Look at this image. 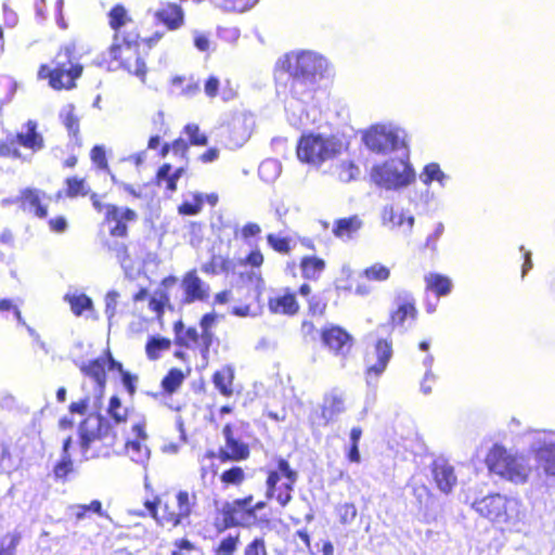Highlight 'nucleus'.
<instances>
[{
  "mask_svg": "<svg viewBox=\"0 0 555 555\" xmlns=\"http://www.w3.org/2000/svg\"><path fill=\"white\" fill-rule=\"evenodd\" d=\"M258 0H222L220 4L228 11L244 12L257 3Z\"/></svg>",
  "mask_w": 555,
  "mask_h": 555,
  "instance_id": "nucleus-53",
  "label": "nucleus"
},
{
  "mask_svg": "<svg viewBox=\"0 0 555 555\" xmlns=\"http://www.w3.org/2000/svg\"><path fill=\"white\" fill-rule=\"evenodd\" d=\"M363 222L358 216L337 219L334 222L333 234L343 241L351 240L362 228Z\"/></svg>",
  "mask_w": 555,
  "mask_h": 555,
  "instance_id": "nucleus-21",
  "label": "nucleus"
},
{
  "mask_svg": "<svg viewBox=\"0 0 555 555\" xmlns=\"http://www.w3.org/2000/svg\"><path fill=\"white\" fill-rule=\"evenodd\" d=\"M402 134V131L391 125H375L364 133L363 141L372 152L397 154L398 150L408 149Z\"/></svg>",
  "mask_w": 555,
  "mask_h": 555,
  "instance_id": "nucleus-6",
  "label": "nucleus"
},
{
  "mask_svg": "<svg viewBox=\"0 0 555 555\" xmlns=\"http://www.w3.org/2000/svg\"><path fill=\"white\" fill-rule=\"evenodd\" d=\"M218 315L216 313H206L202 317L199 327L202 331V356L204 359L207 358L209 349L212 345L215 334L212 328L217 324Z\"/></svg>",
  "mask_w": 555,
  "mask_h": 555,
  "instance_id": "nucleus-24",
  "label": "nucleus"
},
{
  "mask_svg": "<svg viewBox=\"0 0 555 555\" xmlns=\"http://www.w3.org/2000/svg\"><path fill=\"white\" fill-rule=\"evenodd\" d=\"M194 495H190L186 491H179L177 494L178 513L183 519L188 518L194 505Z\"/></svg>",
  "mask_w": 555,
  "mask_h": 555,
  "instance_id": "nucleus-44",
  "label": "nucleus"
},
{
  "mask_svg": "<svg viewBox=\"0 0 555 555\" xmlns=\"http://www.w3.org/2000/svg\"><path fill=\"white\" fill-rule=\"evenodd\" d=\"M336 512L338 514L341 524H351L357 517V508L352 503H344L337 506Z\"/></svg>",
  "mask_w": 555,
  "mask_h": 555,
  "instance_id": "nucleus-52",
  "label": "nucleus"
},
{
  "mask_svg": "<svg viewBox=\"0 0 555 555\" xmlns=\"http://www.w3.org/2000/svg\"><path fill=\"white\" fill-rule=\"evenodd\" d=\"M539 468L547 478L555 480V442L546 437H539L531 446Z\"/></svg>",
  "mask_w": 555,
  "mask_h": 555,
  "instance_id": "nucleus-10",
  "label": "nucleus"
},
{
  "mask_svg": "<svg viewBox=\"0 0 555 555\" xmlns=\"http://www.w3.org/2000/svg\"><path fill=\"white\" fill-rule=\"evenodd\" d=\"M108 413L116 423L125 422L127 418V411L121 406L120 399L113 396L109 400Z\"/></svg>",
  "mask_w": 555,
  "mask_h": 555,
  "instance_id": "nucleus-51",
  "label": "nucleus"
},
{
  "mask_svg": "<svg viewBox=\"0 0 555 555\" xmlns=\"http://www.w3.org/2000/svg\"><path fill=\"white\" fill-rule=\"evenodd\" d=\"M181 285L185 294L184 301L186 304L197 300L202 301L208 297V286L198 278L194 270L185 274Z\"/></svg>",
  "mask_w": 555,
  "mask_h": 555,
  "instance_id": "nucleus-15",
  "label": "nucleus"
},
{
  "mask_svg": "<svg viewBox=\"0 0 555 555\" xmlns=\"http://www.w3.org/2000/svg\"><path fill=\"white\" fill-rule=\"evenodd\" d=\"M344 149L343 141L334 135L307 134L302 135L297 145V156L314 166L335 158Z\"/></svg>",
  "mask_w": 555,
  "mask_h": 555,
  "instance_id": "nucleus-5",
  "label": "nucleus"
},
{
  "mask_svg": "<svg viewBox=\"0 0 555 555\" xmlns=\"http://www.w3.org/2000/svg\"><path fill=\"white\" fill-rule=\"evenodd\" d=\"M250 127L246 117H236L232 120L228 145L230 149L241 147L250 137Z\"/></svg>",
  "mask_w": 555,
  "mask_h": 555,
  "instance_id": "nucleus-22",
  "label": "nucleus"
},
{
  "mask_svg": "<svg viewBox=\"0 0 555 555\" xmlns=\"http://www.w3.org/2000/svg\"><path fill=\"white\" fill-rule=\"evenodd\" d=\"M105 215L107 221H125L126 223L134 221L138 217L134 210L115 205H107Z\"/></svg>",
  "mask_w": 555,
  "mask_h": 555,
  "instance_id": "nucleus-37",
  "label": "nucleus"
},
{
  "mask_svg": "<svg viewBox=\"0 0 555 555\" xmlns=\"http://www.w3.org/2000/svg\"><path fill=\"white\" fill-rule=\"evenodd\" d=\"M268 244L276 251L287 254L289 251V242L285 237H279L274 234L267 236Z\"/></svg>",
  "mask_w": 555,
  "mask_h": 555,
  "instance_id": "nucleus-58",
  "label": "nucleus"
},
{
  "mask_svg": "<svg viewBox=\"0 0 555 555\" xmlns=\"http://www.w3.org/2000/svg\"><path fill=\"white\" fill-rule=\"evenodd\" d=\"M472 507L481 517L508 527H515L525 516L521 503L517 499L500 493L477 499L473 502Z\"/></svg>",
  "mask_w": 555,
  "mask_h": 555,
  "instance_id": "nucleus-2",
  "label": "nucleus"
},
{
  "mask_svg": "<svg viewBox=\"0 0 555 555\" xmlns=\"http://www.w3.org/2000/svg\"><path fill=\"white\" fill-rule=\"evenodd\" d=\"M112 428L106 418L100 414H90L79 425V448L82 460L88 461L99 454L92 451V444L109 436Z\"/></svg>",
  "mask_w": 555,
  "mask_h": 555,
  "instance_id": "nucleus-7",
  "label": "nucleus"
},
{
  "mask_svg": "<svg viewBox=\"0 0 555 555\" xmlns=\"http://www.w3.org/2000/svg\"><path fill=\"white\" fill-rule=\"evenodd\" d=\"M233 379L234 369L231 365L223 366L212 376L215 387L225 397H231L233 395Z\"/></svg>",
  "mask_w": 555,
  "mask_h": 555,
  "instance_id": "nucleus-28",
  "label": "nucleus"
},
{
  "mask_svg": "<svg viewBox=\"0 0 555 555\" xmlns=\"http://www.w3.org/2000/svg\"><path fill=\"white\" fill-rule=\"evenodd\" d=\"M172 86L180 87V94L184 96H193L199 92V85L193 80H190L185 86H182L184 82V78L181 76H176L172 78Z\"/></svg>",
  "mask_w": 555,
  "mask_h": 555,
  "instance_id": "nucleus-50",
  "label": "nucleus"
},
{
  "mask_svg": "<svg viewBox=\"0 0 555 555\" xmlns=\"http://www.w3.org/2000/svg\"><path fill=\"white\" fill-rule=\"evenodd\" d=\"M278 468L287 479V482H285L286 494L279 493L276 495V501L282 506H285L292 500L291 492L293 491V486L296 482L298 475L294 469L291 468L288 462L284 459L279 460Z\"/></svg>",
  "mask_w": 555,
  "mask_h": 555,
  "instance_id": "nucleus-29",
  "label": "nucleus"
},
{
  "mask_svg": "<svg viewBox=\"0 0 555 555\" xmlns=\"http://www.w3.org/2000/svg\"><path fill=\"white\" fill-rule=\"evenodd\" d=\"M346 411V396L339 389H332L325 395L322 404V417L326 423L335 421Z\"/></svg>",
  "mask_w": 555,
  "mask_h": 555,
  "instance_id": "nucleus-14",
  "label": "nucleus"
},
{
  "mask_svg": "<svg viewBox=\"0 0 555 555\" xmlns=\"http://www.w3.org/2000/svg\"><path fill=\"white\" fill-rule=\"evenodd\" d=\"M433 476L438 489L446 494L453 490L457 481L453 466L444 459L434 461Z\"/></svg>",
  "mask_w": 555,
  "mask_h": 555,
  "instance_id": "nucleus-13",
  "label": "nucleus"
},
{
  "mask_svg": "<svg viewBox=\"0 0 555 555\" xmlns=\"http://www.w3.org/2000/svg\"><path fill=\"white\" fill-rule=\"evenodd\" d=\"M42 193L36 189H26L22 192V206L25 210L34 212L39 218L47 216V207L41 204Z\"/></svg>",
  "mask_w": 555,
  "mask_h": 555,
  "instance_id": "nucleus-25",
  "label": "nucleus"
},
{
  "mask_svg": "<svg viewBox=\"0 0 555 555\" xmlns=\"http://www.w3.org/2000/svg\"><path fill=\"white\" fill-rule=\"evenodd\" d=\"M146 507L150 509L152 516L157 520L158 524L162 526L170 525L171 527H178L182 524L183 518L180 516L178 512H169L167 508L165 509V513L163 516H157L156 507L153 503L147 502Z\"/></svg>",
  "mask_w": 555,
  "mask_h": 555,
  "instance_id": "nucleus-40",
  "label": "nucleus"
},
{
  "mask_svg": "<svg viewBox=\"0 0 555 555\" xmlns=\"http://www.w3.org/2000/svg\"><path fill=\"white\" fill-rule=\"evenodd\" d=\"M16 144V138H10L7 139L5 141L0 142V156L21 159L22 153L17 149Z\"/></svg>",
  "mask_w": 555,
  "mask_h": 555,
  "instance_id": "nucleus-49",
  "label": "nucleus"
},
{
  "mask_svg": "<svg viewBox=\"0 0 555 555\" xmlns=\"http://www.w3.org/2000/svg\"><path fill=\"white\" fill-rule=\"evenodd\" d=\"M183 379L184 375L179 369H171L163 378L162 386L165 391L172 393L181 386Z\"/></svg>",
  "mask_w": 555,
  "mask_h": 555,
  "instance_id": "nucleus-43",
  "label": "nucleus"
},
{
  "mask_svg": "<svg viewBox=\"0 0 555 555\" xmlns=\"http://www.w3.org/2000/svg\"><path fill=\"white\" fill-rule=\"evenodd\" d=\"M243 555H269L262 538H255L244 548Z\"/></svg>",
  "mask_w": 555,
  "mask_h": 555,
  "instance_id": "nucleus-54",
  "label": "nucleus"
},
{
  "mask_svg": "<svg viewBox=\"0 0 555 555\" xmlns=\"http://www.w3.org/2000/svg\"><path fill=\"white\" fill-rule=\"evenodd\" d=\"M427 289L433 291L438 296H446L451 292L452 281L438 273H429L425 276Z\"/></svg>",
  "mask_w": 555,
  "mask_h": 555,
  "instance_id": "nucleus-31",
  "label": "nucleus"
},
{
  "mask_svg": "<svg viewBox=\"0 0 555 555\" xmlns=\"http://www.w3.org/2000/svg\"><path fill=\"white\" fill-rule=\"evenodd\" d=\"M176 343L186 348H198L202 353V333L195 327H184L182 321L175 323Z\"/></svg>",
  "mask_w": 555,
  "mask_h": 555,
  "instance_id": "nucleus-20",
  "label": "nucleus"
},
{
  "mask_svg": "<svg viewBox=\"0 0 555 555\" xmlns=\"http://www.w3.org/2000/svg\"><path fill=\"white\" fill-rule=\"evenodd\" d=\"M323 343L335 353L346 354L351 348V336L338 326H333L322 333Z\"/></svg>",
  "mask_w": 555,
  "mask_h": 555,
  "instance_id": "nucleus-16",
  "label": "nucleus"
},
{
  "mask_svg": "<svg viewBox=\"0 0 555 555\" xmlns=\"http://www.w3.org/2000/svg\"><path fill=\"white\" fill-rule=\"evenodd\" d=\"M420 179L426 185L430 184L433 181H437L441 186H444L449 177L440 169L438 164L431 163L424 167Z\"/></svg>",
  "mask_w": 555,
  "mask_h": 555,
  "instance_id": "nucleus-35",
  "label": "nucleus"
},
{
  "mask_svg": "<svg viewBox=\"0 0 555 555\" xmlns=\"http://www.w3.org/2000/svg\"><path fill=\"white\" fill-rule=\"evenodd\" d=\"M105 366H106V359L105 358H98L93 361H90L88 363H82L80 365V371L86 375L94 379L98 387L102 389L106 382V373H105Z\"/></svg>",
  "mask_w": 555,
  "mask_h": 555,
  "instance_id": "nucleus-26",
  "label": "nucleus"
},
{
  "mask_svg": "<svg viewBox=\"0 0 555 555\" xmlns=\"http://www.w3.org/2000/svg\"><path fill=\"white\" fill-rule=\"evenodd\" d=\"M63 124L69 134L77 135L79 132V120L74 114V105H68L61 114Z\"/></svg>",
  "mask_w": 555,
  "mask_h": 555,
  "instance_id": "nucleus-48",
  "label": "nucleus"
},
{
  "mask_svg": "<svg viewBox=\"0 0 555 555\" xmlns=\"http://www.w3.org/2000/svg\"><path fill=\"white\" fill-rule=\"evenodd\" d=\"M244 472L241 467H232L221 475V481L224 483L240 485L244 480Z\"/></svg>",
  "mask_w": 555,
  "mask_h": 555,
  "instance_id": "nucleus-56",
  "label": "nucleus"
},
{
  "mask_svg": "<svg viewBox=\"0 0 555 555\" xmlns=\"http://www.w3.org/2000/svg\"><path fill=\"white\" fill-rule=\"evenodd\" d=\"M335 175L338 180L348 183L356 180L360 175V168L352 162H341L335 167Z\"/></svg>",
  "mask_w": 555,
  "mask_h": 555,
  "instance_id": "nucleus-39",
  "label": "nucleus"
},
{
  "mask_svg": "<svg viewBox=\"0 0 555 555\" xmlns=\"http://www.w3.org/2000/svg\"><path fill=\"white\" fill-rule=\"evenodd\" d=\"M127 18L126 10L121 5H116L109 12V24L112 28L118 29L125 25Z\"/></svg>",
  "mask_w": 555,
  "mask_h": 555,
  "instance_id": "nucleus-57",
  "label": "nucleus"
},
{
  "mask_svg": "<svg viewBox=\"0 0 555 555\" xmlns=\"http://www.w3.org/2000/svg\"><path fill=\"white\" fill-rule=\"evenodd\" d=\"M237 545L238 535H229L220 542L216 552L218 555H233L237 548Z\"/></svg>",
  "mask_w": 555,
  "mask_h": 555,
  "instance_id": "nucleus-55",
  "label": "nucleus"
},
{
  "mask_svg": "<svg viewBox=\"0 0 555 555\" xmlns=\"http://www.w3.org/2000/svg\"><path fill=\"white\" fill-rule=\"evenodd\" d=\"M414 498L418 504V511L422 514L424 520L428 521V513L427 509L429 504L433 503V498L425 486L414 487L413 489Z\"/></svg>",
  "mask_w": 555,
  "mask_h": 555,
  "instance_id": "nucleus-42",
  "label": "nucleus"
},
{
  "mask_svg": "<svg viewBox=\"0 0 555 555\" xmlns=\"http://www.w3.org/2000/svg\"><path fill=\"white\" fill-rule=\"evenodd\" d=\"M486 463L492 474L516 485L525 483L531 472L524 455L515 454L498 444L488 453Z\"/></svg>",
  "mask_w": 555,
  "mask_h": 555,
  "instance_id": "nucleus-4",
  "label": "nucleus"
},
{
  "mask_svg": "<svg viewBox=\"0 0 555 555\" xmlns=\"http://www.w3.org/2000/svg\"><path fill=\"white\" fill-rule=\"evenodd\" d=\"M155 17L169 29H177L183 24V11L177 4L163 5L156 11Z\"/></svg>",
  "mask_w": 555,
  "mask_h": 555,
  "instance_id": "nucleus-23",
  "label": "nucleus"
},
{
  "mask_svg": "<svg viewBox=\"0 0 555 555\" xmlns=\"http://www.w3.org/2000/svg\"><path fill=\"white\" fill-rule=\"evenodd\" d=\"M184 133L193 145L205 146L208 143L207 135L201 132L199 127L196 124H188L184 127Z\"/></svg>",
  "mask_w": 555,
  "mask_h": 555,
  "instance_id": "nucleus-47",
  "label": "nucleus"
},
{
  "mask_svg": "<svg viewBox=\"0 0 555 555\" xmlns=\"http://www.w3.org/2000/svg\"><path fill=\"white\" fill-rule=\"evenodd\" d=\"M397 310L391 313V323L393 326L405 327V322H412L416 317L414 300L405 294L397 298Z\"/></svg>",
  "mask_w": 555,
  "mask_h": 555,
  "instance_id": "nucleus-18",
  "label": "nucleus"
},
{
  "mask_svg": "<svg viewBox=\"0 0 555 555\" xmlns=\"http://www.w3.org/2000/svg\"><path fill=\"white\" fill-rule=\"evenodd\" d=\"M170 340L164 337L153 336L149 339L145 351L150 360H157L160 352L170 348Z\"/></svg>",
  "mask_w": 555,
  "mask_h": 555,
  "instance_id": "nucleus-38",
  "label": "nucleus"
},
{
  "mask_svg": "<svg viewBox=\"0 0 555 555\" xmlns=\"http://www.w3.org/2000/svg\"><path fill=\"white\" fill-rule=\"evenodd\" d=\"M91 158L100 168L107 167V162L105 158V151L102 146L96 145L92 149Z\"/></svg>",
  "mask_w": 555,
  "mask_h": 555,
  "instance_id": "nucleus-62",
  "label": "nucleus"
},
{
  "mask_svg": "<svg viewBox=\"0 0 555 555\" xmlns=\"http://www.w3.org/2000/svg\"><path fill=\"white\" fill-rule=\"evenodd\" d=\"M20 542V538L17 535H12L9 538V543L5 545L4 541L0 545V555H14L15 548Z\"/></svg>",
  "mask_w": 555,
  "mask_h": 555,
  "instance_id": "nucleus-64",
  "label": "nucleus"
},
{
  "mask_svg": "<svg viewBox=\"0 0 555 555\" xmlns=\"http://www.w3.org/2000/svg\"><path fill=\"white\" fill-rule=\"evenodd\" d=\"M300 268L305 279L318 280L325 269V262L318 257H304L300 262Z\"/></svg>",
  "mask_w": 555,
  "mask_h": 555,
  "instance_id": "nucleus-32",
  "label": "nucleus"
},
{
  "mask_svg": "<svg viewBox=\"0 0 555 555\" xmlns=\"http://www.w3.org/2000/svg\"><path fill=\"white\" fill-rule=\"evenodd\" d=\"M118 297L119 294L115 291L108 292L105 296V314L109 321L116 313Z\"/></svg>",
  "mask_w": 555,
  "mask_h": 555,
  "instance_id": "nucleus-60",
  "label": "nucleus"
},
{
  "mask_svg": "<svg viewBox=\"0 0 555 555\" xmlns=\"http://www.w3.org/2000/svg\"><path fill=\"white\" fill-rule=\"evenodd\" d=\"M363 275L370 281L383 282L390 276V270L380 263H374L363 271Z\"/></svg>",
  "mask_w": 555,
  "mask_h": 555,
  "instance_id": "nucleus-45",
  "label": "nucleus"
},
{
  "mask_svg": "<svg viewBox=\"0 0 555 555\" xmlns=\"http://www.w3.org/2000/svg\"><path fill=\"white\" fill-rule=\"evenodd\" d=\"M371 178L375 184L387 190H397L411 184L415 180V171L409 164V150H398L393 158L374 166Z\"/></svg>",
  "mask_w": 555,
  "mask_h": 555,
  "instance_id": "nucleus-3",
  "label": "nucleus"
},
{
  "mask_svg": "<svg viewBox=\"0 0 555 555\" xmlns=\"http://www.w3.org/2000/svg\"><path fill=\"white\" fill-rule=\"evenodd\" d=\"M127 453L131 461L145 466L150 460V449L140 440L128 441L126 444Z\"/></svg>",
  "mask_w": 555,
  "mask_h": 555,
  "instance_id": "nucleus-33",
  "label": "nucleus"
},
{
  "mask_svg": "<svg viewBox=\"0 0 555 555\" xmlns=\"http://www.w3.org/2000/svg\"><path fill=\"white\" fill-rule=\"evenodd\" d=\"M269 310L275 314L294 315L299 310L296 295L288 288L275 292L268 301Z\"/></svg>",
  "mask_w": 555,
  "mask_h": 555,
  "instance_id": "nucleus-12",
  "label": "nucleus"
},
{
  "mask_svg": "<svg viewBox=\"0 0 555 555\" xmlns=\"http://www.w3.org/2000/svg\"><path fill=\"white\" fill-rule=\"evenodd\" d=\"M72 437H67L63 441L61 460L56 463L53 469V474L56 479H66L67 475L72 473L74 469V464L69 454V448L72 446Z\"/></svg>",
  "mask_w": 555,
  "mask_h": 555,
  "instance_id": "nucleus-27",
  "label": "nucleus"
},
{
  "mask_svg": "<svg viewBox=\"0 0 555 555\" xmlns=\"http://www.w3.org/2000/svg\"><path fill=\"white\" fill-rule=\"evenodd\" d=\"M109 55L114 60H122L124 67L131 74L141 77L142 80L145 77L146 66L144 61L139 56L138 52L133 50L129 42L119 43L118 37L115 35L114 42L109 48Z\"/></svg>",
  "mask_w": 555,
  "mask_h": 555,
  "instance_id": "nucleus-9",
  "label": "nucleus"
},
{
  "mask_svg": "<svg viewBox=\"0 0 555 555\" xmlns=\"http://www.w3.org/2000/svg\"><path fill=\"white\" fill-rule=\"evenodd\" d=\"M221 514L223 516L222 529L240 526L243 522L245 512L241 508L240 503L225 502L221 507Z\"/></svg>",
  "mask_w": 555,
  "mask_h": 555,
  "instance_id": "nucleus-30",
  "label": "nucleus"
},
{
  "mask_svg": "<svg viewBox=\"0 0 555 555\" xmlns=\"http://www.w3.org/2000/svg\"><path fill=\"white\" fill-rule=\"evenodd\" d=\"M73 53L74 48L66 46L55 55L54 67L49 72V83L53 89H70L81 75L82 66L73 63Z\"/></svg>",
  "mask_w": 555,
  "mask_h": 555,
  "instance_id": "nucleus-8",
  "label": "nucleus"
},
{
  "mask_svg": "<svg viewBox=\"0 0 555 555\" xmlns=\"http://www.w3.org/2000/svg\"><path fill=\"white\" fill-rule=\"evenodd\" d=\"M258 173L266 182H273L281 173V165L275 159H266L259 165Z\"/></svg>",
  "mask_w": 555,
  "mask_h": 555,
  "instance_id": "nucleus-41",
  "label": "nucleus"
},
{
  "mask_svg": "<svg viewBox=\"0 0 555 555\" xmlns=\"http://www.w3.org/2000/svg\"><path fill=\"white\" fill-rule=\"evenodd\" d=\"M20 542V538L17 535H12L9 538V543L5 545L4 541L0 545V555H14L15 548Z\"/></svg>",
  "mask_w": 555,
  "mask_h": 555,
  "instance_id": "nucleus-63",
  "label": "nucleus"
},
{
  "mask_svg": "<svg viewBox=\"0 0 555 555\" xmlns=\"http://www.w3.org/2000/svg\"><path fill=\"white\" fill-rule=\"evenodd\" d=\"M24 127L26 131L18 132L15 137L17 143L34 152L42 150L44 147V140L37 131V122L35 120H28Z\"/></svg>",
  "mask_w": 555,
  "mask_h": 555,
  "instance_id": "nucleus-19",
  "label": "nucleus"
},
{
  "mask_svg": "<svg viewBox=\"0 0 555 555\" xmlns=\"http://www.w3.org/2000/svg\"><path fill=\"white\" fill-rule=\"evenodd\" d=\"M210 267H211L212 274H219V273H229V272L234 271L235 264L229 258H224L222 256L215 255V256H212V258L210 260Z\"/></svg>",
  "mask_w": 555,
  "mask_h": 555,
  "instance_id": "nucleus-46",
  "label": "nucleus"
},
{
  "mask_svg": "<svg viewBox=\"0 0 555 555\" xmlns=\"http://www.w3.org/2000/svg\"><path fill=\"white\" fill-rule=\"evenodd\" d=\"M223 437L225 439L227 451L221 452L222 460L231 459V460H244L249 454L248 446L237 439L234 438L232 433V427L230 424H227L222 430Z\"/></svg>",
  "mask_w": 555,
  "mask_h": 555,
  "instance_id": "nucleus-17",
  "label": "nucleus"
},
{
  "mask_svg": "<svg viewBox=\"0 0 555 555\" xmlns=\"http://www.w3.org/2000/svg\"><path fill=\"white\" fill-rule=\"evenodd\" d=\"M172 150V152L176 154V155H184L188 151V144L184 140L182 139H178L176 140L172 145L170 146L169 144H164L163 147H162V155L163 156H166L169 151Z\"/></svg>",
  "mask_w": 555,
  "mask_h": 555,
  "instance_id": "nucleus-61",
  "label": "nucleus"
},
{
  "mask_svg": "<svg viewBox=\"0 0 555 555\" xmlns=\"http://www.w3.org/2000/svg\"><path fill=\"white\" fill-rule=\"evenodd\" d=\"M392 357L391 341L387 339H378L374 351L366 357V374L367 383H371L372 375L378 377L387 367L389 360Z\"/></svg>",
  "mask_w": 555,
  "mask_h": 555,
  "instance_id": "nucleus-11",
  "label": "nucleus"
},
{
  "mask_svg": "<svg viewBox=\"0 0 555 555\" xmlns=\"http://www.w3.org/2000/svg\"><path fill=\"white\" fill-rule=\"evenodd\" d=\"M281 66L289 73L292 77L291 92L297 99L287 108L288 120L296 128H306L314 120L310 119L309 112L304 111L301 101L323 77L327 61L317 52L299 51L286 54L284 60H281Z\"/></svg>",
  "mask_w": 555,
  "mask_h": 555,
  "instance_id": "nucleus-1",
  "label": "nucleus"
},
{
  "mask_svg": "<svg viewBox=\"0 0 555 555\" xmlns=\"http://www.w3.org/2000/svg\"><path fill=\"white\" fill-rule=\"evenodd\" d=\"M64 299L70 305L75 315H81L83 311L93 308L92 299L85 294H66Z\"/></svg>",
  "mask_w": 555,
  "mask_h": 555,
  "instance_id": "nucleus-36",
  "label": "nucleus"
},
{
  "mask_svg": "<svg viewBox=\"0 0 555 555\" xmlns=\"http://www.w3.org/2000/svg\"><path fill=\"white\" fill-rule=\"evenodd\" d=\"M67 186H68V190H67L68 196L74 197L77 195H86L87 194V190H86L83 180H80L77 178L67 179Z\"/></svg>",
  "mask_w": 555,
  "mask_h": 555,
  "instance_id": "nucleus-59",
  "label": "nucleus"
},
{
  "mask_svg": "<svg viewBox=\"0 0 555 555\" xmlns=\"http://www.w3.org/2000/svg\"><path fill=\"white\" fill-rule=\"evenodd\" d=\"M382 219L384 224L391 223L393 227H402L404 223L408 225V232L412 231L414 225V217H404L403 214H397L392 206H385L382 212Z\"/></svg>",
  "mask_w": 555,
  "mask_h": 555,
  "instance_id": "nucleus-34",
  "label": "nucleus"
}]
</instances>
